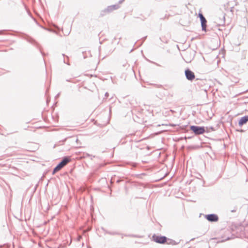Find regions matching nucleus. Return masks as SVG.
<instances>
[{"label":"nucleus","instance_id":"obj_1","mask_svg":"<svg viewBox=\"0 0 248 248\" xmlns=\"http://www.w3.org/2000/svg\"><path fill=\"white\" fill-rule=\"evenodd\" d=\"M152 240L157 243L164 244L167 242V238L165 236L155 234L152 237Z\"/></svg>","mask_w":248,"mask_h":248},{"label":"nucleus","instance_id":"obj_2","mask_svg":"<svg viewBox=\"0 0 248 248\" xmlns=\"http://www.w3.org/2000/svg\"><path fill=\"white\" fill-rule=\"evenodd\" d=\"M190 130H191L196 135L202 134L205 131L204 127H199L197 126H191Z\"/></svg>","mask_w":248,"mask_h":248},{"label":"nucleus","instance_id":"obj_3","mask_svg":"<svg viewBox=\"0 0 248 248\" xmlns=\"http://www.w3.org/2000/svg\"><path fill=\"white\" fill-rule=\"evenodd\" d=\"M185 75L186 78L189 80H193L195 78L194 73L189 69L185 71Z\"/></svg>","mask_w":248,"mask_h":248},{"label":"nucleus","instance_id":"obj_4","mask_svg":"<svg viewBox=\"0 0 248 248\" xmlns=\"http://www.w3.org/2000/svg\"><path fill=\"white\" fill-rule=\"evenodd\" d=\"M205 218L209 221L216 222L218 220V217L215 214L207 215L205 216Z\"/></svg>","mask_w":248,"mask_h":248},{"label":"nucleus","instance_id":"obj_5","mask_svg":"<svg viewBox=\"0 0 248 248\" xmlns=\"http://www.w3.org/2000/svg\"><path fill=\"white\" fill-rule=\"evenodd\" d=\"M199 16L201 19L202 29L203 31H205L206 27V20L202 14L199 13Z\"/></svg>","mask_w":248,"mask_h":248},{"label":"nucleus","instance_id":"obj_6","mask_svg":"<svg viewBox=\"0 0 248 248\" xmlns=\"http://www.w3.org/2000/svg\"><path fill=\"white\" fill-rule=\"evenodd\" d=\"M247 122H248V116H245L240 119L239 121V125L240 126H242L245 124Z\"/></svg>","mask_w":248,"mask_h":248},{"label":"nucleus","instance_id":"obj_7","mask_svg":"<svg viewBox=\"0 0 248 248\" xmlns=\"http://www.w3.org/2000/svg\"><path fill=\"white\" fill-rule=\"evenodd\" d=\"M118 8V6L117 5H111L108 7L106 10L105 12L107 13H109L112 12L113 10H117Z\"/></svg>","mask_w":248,"mask_h":248},{"label":"nucleus","instance_id":"obj_8","mask_svg":"<svg viewBox=\"0 0 248 248\" xmlns=\"http://www.w3.org/2000/svg\"><path fill=\"white\" fill-rule=\"evenodd\" d=\"M63 167V165L60 162L54 169L53 173L54 174L55 172L59 171Z\"/></svg>","mask_w":248,"mask_h":248},{"label":"nucleus","instance_id":"obj_9","mask_svg":"<svg viewBox=\"0 0 248 248\" xmlns=\"http://www.w3.org/2000/svg\"><path fill=\"white\" fill-rule=\"evenodd\" d=\"M70 159L67 157L64 158L62 161L61 162V163L64 166L66 165L69 162H70Z\"/></svg>","mask_w":248,"mask_h":248}]
</instances>
